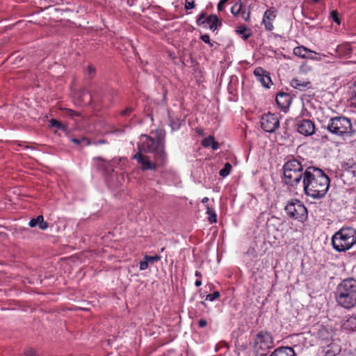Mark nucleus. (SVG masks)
Returning <instances> with one entry per match:
<instances>
[{
  "mask_svg": "<svg viewBox=\"0 0 356 356\" xmlns=\"http://www.w3.org/2000/svg\"><path fill=\"white\" fill-rule=\"evenodd\" d=\"M330 181V178L318 168L309 167L304 172L302 183L305 193L314 199L325 196Z\"/></svg>",
  "mask_w": 356,
  "mask_h": 356,
  "instance_id": "obj_1",
  "label": "nucleus"
},
{
  "mask_svg": "<svg viewBox=\"0 0 356 356\" xmlns=\"http://www.w3.org/2000/svg\"><path fill=\"white\" fill-rule=\"evenodd\" d=\"M336 300L346 309L353 307L356 305V280H343L337 288Z\"/></svg>",
  "mask_w": 356,
  "mask_h": 356,
  "instance_id": "obj_2",
  "label": "nucleus"
},
{
  "mask_svg": "<svg viewBox=\"0 0 356 356\" xmlns=\"http://www.w3.org/2000/svg\"><path fill=\"white\" fill-rule=\"evenodd\" d=\"M356 243V230L351 227H343L336 232L332 238V244L334 250L344 252Z\"/></svg>",
  "mask_w": 356,
  "mask_h": 356,
  "instance_id": "obj_3",
  "label": "nucleus"
},
{
  "mask_svg": "<svg viewBox=\"0 0 356 356\" xmlns=\"http://www.w3.org/2000/svg\"><path fill=\"white\" fill-rule=\"evenodd\" d=\"M164 140L158 136L156 138L147 136L146 140L139 147L138 150L145 153H153L154 160L163 165L166 159V154L165 152Z\"/></svg>",
  "mask_w": 356,
  "mask_h": 356,
  "instance_id": "obj_4",
  "label": "nucleus"
},
{
  "mask_svg": "<svg viewBox=\"0 0 356 356\" xmlns=\"http://www.w3.org/2000/svg\"><path fill=\"white\" fill-rule=\"evenodd\" d=\"M327 130L341 137H351L355 133L350 120L343 116L331 118L327 125Z\"/></svg>",
  "mask_w": 356,
  "mask_h": 356,
  "instance_id": "obj_5",
  "label": "nucleus"
},
{
  "mask_svg": "<svg viewBox=\"0 0 356 356\" xmlns=\"http://www.w3.org/2000/svg\"><path fill=\"white\" fill-rule=\"evenodd\" d=\"M283 175L286 184L291 186H296L304 177L301 163L296 159L289 161L284 165Z\"/></svg>",
  "mask_w": 356,
  "mask_h": 356,
  "instance_id": "obj_6",
  "label": "nucleus"
},
{
  "mask_svg": "<svg viewBox=\"0 0 356 356\" xmlns=\"http://www.w3.org/2000/svg\"><path fill=\"white\" fill-rule=\"evenodd\" d=\"M285 211L290 218L303 222L307 218L306 207L298 200H292L285 207Z\"/></svg>",
  "mask_w": 356,
  "mask_h": 356,
  "instance_id": "obj_7",
  "label": "nucleus"
},
{
  "mask_svg": "<svg viewBox=\"0 0 356 356\" xmlns=\"http://www.w3.org/2000/svg\"><path fill=\"white\" fill-rule=\"evenodd\" d=\"M143 152L139 151L135 154L132 159L136 160L138 163L140 165L142 171L155 170L158 166L161 165L159 163L152 161L149 156L143 154Z\"/></svg>",
  "mask_w": 356,
  "mask_h": 356,
  "instance_id": "obj_8",
  "label": "nucleus"
},
{
  "mask_svg": "<svg viewBox=\"0 0 356 356\" xmlns=\"http://www.w3.org/2000/svg\"><path fill=\"white\" fill-rule=\"evenodd\" d=\"M261 127L264 131L273 133L280 126V121L275 114L268 113L264 115L261 118Z\"/></svg>",
  "mask_w": 356,
  "mask_h": 356,
  "instance_id": "obj_9",
  "label": "nucleus"
},
{
  "mask_svg": "<svg viewBox=\"0 0 356 356\" xmlns=\"http://www.w3.org/2000/svg\"><path fill=\"white\" fill-rule=\"evenodd\" d=\"M273 343V339L270 333L267 332H260L257 334L254 345L256 348L260 349H269L272 348Z\"/></svg>",
  "mask_w": 356,
  "mask_h": 356,
  "instance_id": "obj_10",
  "label": "nucleus"
},
{
  "mask_svg": "<svg viewBox=\"0 0 356 356\" xmlns=\"http://www.w3.org/2000/svg\"><path fill=\"white\" fill-rule=\"evenodd\" d=\"M298 131L305 136H312L315 132V125L310 120H302L298 123Z\"/></svg>",
  "mask_w": 356,
  "mask_h": 356,
  "instance_id": "obj_11",
  "label": "nucleus"
},
{
  "mask_svg": "<svg viewBox=\"0 0 356 356\" xmlns=\"http://www.w3.org/2000/svg\"><path fill=\"white\" fill-rule=\"evenodd\" d=\"M254 74L257 77V80L262 84L265 88H269L270 85L272 84L271 79L269 74L261 67H257L254 70Z\"/></svg>",
  "mask_w": 356,
  "mask_h": 356,
  "instance_id": "obj_12",
  "label": "nucleus"
},
{
  "mask_svg": "<svg viewBox=\"0 0 356 356\" xmlns=\"http://www.w3.org/2000/svg\"><path fill=\"white\" fill-rule=\"evenodd\" d=\"M275 19V14L271 9L267 10L263 17V24L267 31H272L273 29V21Z\"/></svg>",
  "mask_w": 356,
  "mask_h": 356,
  "instance_id": "obj_13",
  "label": "nucleus"
},
{
  "mask_svg": "<svg viewBox=\"0 0 356 356\" xmlns=\"http://www.w3.org/2000/svg\"><path fill=\"white\" fill-rule=\"evenodd\" d=\"M76 101L81 106L89 105L92 101V95L88 90H81L77 94Z\"/></svg>",
  "mask_w": 356,
  "mask_h": 356,
  "instance_id": "obj_14",
  "label": "nucleus"
},
{
  "mask_svg": "<svg viewBox=\"0 0 356 356\" xmlns=\"http://www.w3.org/2000/svg\"><path fill=\"white\" fill-rule=\"evenodd\" d=\"M270 356H296V354L293 348L283 346L275 349Z\"/></svg>",
  "mask_w": 356,
  "mask_h": 356,
  "instance_id": "obj_15",
  "label": "nucleus"
},
{
  "mask_svg": "<svg viewBox=\"0 0 356 356\" xmlns=\"http://www.w3.org/2000/svg\"><path fill=\"white\" fill-rule=\"evenodd\" d=\"M309 54L317 55L318 53L313 51L304 46H298L293 49V54L302 58H307Z\"/></svg>",
  "mask_w": 356,
  "mask_h": 356,
  "instance_id": "obj_16",
  "label": "nucleus"
},
{
  "mask_svg": "<svg viewBox=\"0 0 356 356\" xmlns=\"http://www.w3.org/2000/svg\"><path fill=\"white\" fill-rule=\"evenodd\" d=\"M291 86L296 89L303 91L311 88V82L293 79L291 81Z\"/></svg>",
  "mask_w": 356,
  "mask_h": 356,
  "instance_id": "obj_17",
  "label": "nucleus"
},
{
  "mask_svg": "<svg viewBox=\"0 0 356 356\" xmlns=\"http://www.w3.org/2000/svg\"><path fill=\"white\" fill-rule=\"evenodd\" d=\"M204 22H206V24L209 25V29L213 31L222 25V22L216 15H211L208 16L205 19Z\"/></svg>",
  "mask_w": 356,
  "mask_h": 356,
  "instance_id": "obj_18",
  "label": "nucleus"
},
{
  "mask_svg": "<svg viewBox=\"0 0 356 356\" xmlns=\"http://www.w3.org/2000/svg\"><path fill=\"white\" fill-rule=\"evenodd\" d=\"M29 225L31 227L38 226L39 228L42 230H44L48 227V223L44 221L42 216H38L37 218L31 219L29 221Z\"/></svg>",
  "mask_w": 356,
  "mask_h": 356,
  "instance_id": "obj_19",
  "label": "nucleus"
},
{
  "mask_svg": "<svg viewBox=\"0 0 356 356\" xmlns=\"http://www.w3.org/2000/svg\"><path fill=\"white\" fill-rule=\"evenodd\" d=\"M336 51L339 53V57H343L350 55L353 49L349 44H343L337 47Z\"/></svg>",
  "mask_w": 356,
  "mask_h": 356,
  "instance_id": "obj_20",
  "label": "nucleus"
},
{
  "mask_svg": "<svg viewBox=\"0 0 356 356\" xmlns=\"http://www.w3.org/2000/svg\"><path fill=\"white\" fill-rule=\"evenodd\" d=\"M202 145L205 147L211 146L213 150H216L219 147L218 143L215 140L214 137L212 136H209L204 138L202 142Z\"/></svg>",
  "mask_w": 356,
  "mask_h": 356,
  "instance_id": "obj_21",
  "label": "nucleus"
},
{
  "mask_svg": "<svg viewBox=\"0 0 356 356\" xmlns=\"http://www.w3.org/2000/svg\"><path fill=\"white\" fill-rule=\"evenodd\" d=\"M343 327L347 330H356V316H350L343 323Z\"/></svg>",
  "mask_w": 356,
  "mask_h": 356,
  "instance_id": "obj_22",
  "label": "nucleus"
},
{
  "mask_svg": "<svg viewBox=\"0 0 356 356\" xmlns=\"http://www.w3.org/2000/svg\"><path fill=\"white\" fill-rule=\"evenodd\" d=\"M236 31L238 35H241L244 40L248 39L252 35L251 31L245 26H238Z\"/></svg>",
  "mask_w": 356,
  "mask_h": 356,
  "instance_id": "obj_23",
  "label": "nucleus"
},
{
  "mask_svg": "<svg viewBox=\"0 0 356 356\" xmlns=\"http://www.w3.org/2000/svg\"><path fill=\"white\" fill-rule=\"evenodd\" d=\"M70 140L73 143H74V144H76L77 145H81L83 144V145L88 146V145H90L91 144L90 140L88 138L84 137V136L81 137V138H72L70 139Z\"/></svg>",
  "mask_w": 356,
  "mask_h": 356,
  "instance_id": "obj_24",
  "label": "nucleus"
},
{
  "mask_svg": "<svg viewBox=\"0 0 356 356\" xmlns=\"http://www.w3.org/2000/svg\"><path fill=\"white\" fill-rule=\"evenodd\" d=\"M207 213L209 215V221L211 223L216 222L217 216L215 211L209 206H207Z\"/></svg>",
  "mask_w": 356,
  "mask_h": 356,
  "instance_id": "obj_25",
  "label": "nucleus"
},
{
  "mask_svg": "<svg viewBox=\"0 0 356 356\" xmlns=\"http://www.w3.org/2000/svg\"><path fill=\"white\" fill-rule=\"evenodd\" d=\"M231 169L232 165L229 163H226L224 168L220 170L219 174L221 177H225L229 174Z\"/></svg>",
  "mask_w": 356,
  "mask_h": 356,
  "instance_id": "obj_26",
  "label": "nucleus"
},
{
  "mask_svg": "<svg viewBox=\"0 0 356 356\" xmlns=\"http://www.w3.org/2000/svg\"><path fill=\"white\" fill-rule=\"evenodd\" d=\"M49 122L51 127H56L58 129H65V127L60 121H58L57 120L51 119L49 121Z\"/></svg>",
  "mask_w": 356,
  "mask_h": 356,
  "instance_id": "obj_27",
  "label": "nucleus"
},
{
  "mask_svg": "<svg viewBox=\"0 0 356 356\" xmlns=\"http://www.w3.org/2000/svg\"><path fill=\"white\" fill-rule=\"evenodd\" d=\"M241 8H242V3H236L234 6H233L232 7L231 12L234 15L236 16L241 13Z\"/></svg>",
  "mask_w": 356,
  "mask_h": 356,
  "instance_id": "obj_28",
  "label": "nucleus"
},
{
  "mask_svg": "<svg viewBox=\"0 0 356 356\" xmlns=\"http://www.w3.org/2000/svg\"><path fill=\"white\" fill-rule=\"evenodd\" d=\"M144 259L147 260L148 262L154 263L155 261H159L161 259V257L159 255H155L153 257L145 255Z\"/></svg>",
  "mask_w": 356,
  "mask_h": 356,
  "instance_id": "obj_29",
  "label": "nucleus"
},
{
  "mask_svg": "<svg viewBox=\"0 0 356 356\" xmlns=\"http://www.w3.org/2000/svg\"><path fill=\"white\" fill-rule=\"evenodd\" d=\"M330 17L332 18L334 22H335L338 24H340V19H339V13L337 10H332L330 13Z\"/></svg>",
  "mask_w": 356,
  "mask_h": 356,
  "instance_id": "obj_30",
  "label": "nucleus"
},
{
  "mask_svg": "<svg viewBox=\"0 0 356 356\" xmlns=\"http://www.w3.org/2000/svg\"><path fill=\"white\" fill-rule=\"evenodd\" d=\"M219 297H220V293L218 291H215L213 293L207 295L206 299L209 300L210 301H213Z\"/></svg>",
  "mask_w": 356,
  "mask_h": 356,
  "instance_id": "obj_31",
  "label": "nucleus"
},
{
  "mask_svg": "<svg viewBox=\"0 0 356 356\" xmlns=\"http://www.w3.org/2000/svg\"><path fill=\"white\" fill-rule=\"evenodd\" d=\"M326 55H319L318 54L317 55H312V54H309V57L307 58L311 60H321L323 58H325Z\"/></svg>",
  "mask_w": 356,
  "mask_h": 356,
  "instance_id": "obj_32",
  "label": "nucleus"
},
{
  "mask_svg": "<svg viewBox=\"0 0 356 356\" xmlns=\"http://www.w3.org/2000/svg\"><path fill=\"white\" fill-rule=\"evenodd\" d=\"M170 127L172 128V130L174 131V130H176L177 129L179 128L180 127V122L178 120H177L176 121H173L171 118L170 119Z\"/></svg>",
  "mask_w": 356,
  "mask_h": 356,
  "instance_id": "obj_33",
  "label": "nucleus"
},
{
  "mask_svg": "<svg viewBox=\"0 0 356 356\" xmlns=\"http://www.w3.org/2000/svg\"><path fill=\"white\" fill-rule=\"evenodd\" d=\"M24 354L26 356H38L36 350L33 349V348H26L24 350Z\"/></svg>",
  "mask_w": 356,
  "mask_h": 356,
  "instance_id": "obj_34",
  "label": "nucleus"
},
{
  "mask_svg": "<svg viewBox=\"0 0 356 356\" xmlns=\"http://www.w3.org/2000/svg\"><path fill=\"white\" fill-rule=\"evenodd\" d=\"M66 112H67V114L69 115L70 116H71L72 118L81 115L80 113L73 111L72 109L66 108Z\"/></svg>",
  "mask_w": 356,
  "mask_h": 356,
  "instance_id": "obj_35",
  "label": "nucleus"
},
{
  "mask_svg": "<svg viewBox=\"0 0 356 356\" xmlns=\"http://www.w3.org/2000/svg\"><path fill=\"white\" fill-rule=\"evenodd\" d=\"M200 38L204 42L209 44L211 47L213 46V44L210 42V38H209V35H207V34L202 35L200 36Z\"/></svg>",
  "mask_w": 356,
  "mask_h": 356,
  "instance_id": "obj_36",
  "label": "nucleus"
},
{
  "mask_svg": "<svg viewBox=\"0 0 356 356\" xmlns=\"http://www.w3.org/2000/svg\"><path fill=\"white\" fill-rule=\"evenodd\" d=\"M148 261L145 259L144 261H141L140 262V270H144L147 269L148 268Z\"/></svg>",
  "mask_w": 356,
  "mask_h": 356,
  "instance_id": "obj_37",
  "label": "nucleus"
},
{
  "mask_svg": "<svg viewBox=\"0 0 356 356\" xmlns=\"http://www.w3.org/2000/svg\"><path fill=\"white\" fill-rule=\"evenodd\" d=\"M87 71H88V75L90 76V77H92L95 74V70L93 66L92 65H88V69H87Z\"/></svg>",
  "mask_w": 356,
  "mask_h": 356,
  "instance_id": "obj_38",
  "label": "nucleus"
},
{
  "mask_svg": "<svg viewBox=\"0 0 356 356\" xmlns=\"http://www.w3.org/2000/svg\"><path fill=\"white\" fill-rule=\"evenodd\" d=\"M195 5L194 1L189 2L188 1H186V4H185V8L186 10L193 9V8H195Z\"/></svg>",
  "mask_w": 356,
  "mask_h": 356,
  "instance_id": "obj_39",
  "label": "nucleus"
},
{
  "mask_svg": "<svg viewBox=\"0 0 356 356\" xmlns=\"http://www.w3.org/2000/svg\"><path fill=\"white\" fill-rule=\"evenodd\" d=\"M250 12H248L246 13L245 11H242L241 12V15H242V17L245 20V21H248L250 18Z\"/></svg>",
  "mask_w": 356,
  "mask_h": 356,
  "instance_id": "obj_40",
  "label": "nucleus"
},
{
  "mask_svg": "<svg viewBox=\"0 0 356 356\" xmlns=\"http://www.w3.org/2000/svg\"><path fill=\"white\" fill-rule=\"evenodd\" d=\"M198 325L200 327H204L207 325V322L205 319H200L198 322Z\"/></svg>",
  "mask_w": 356,
  "mask_h": 356,
  "instance_id": "obj_41",
  "label": "nucleus"
},
{
  "mask_svg": "<svg viewBox=\"0 0 356 356\" xmlns=\"http://www.w3.org/2000/svg\"><path fill=\"white\" fill-rule=\"evenodd\" d=\"M131 111H132V109L131 108L128 107L122 111L121 115H127L131 112Z\"/></svg>",
  "mask_w": 356,
  "mask_h": 356,
  "instance_id": "obj_42",
  "label": "nucleus"
},
{
  "mask_svg": "<svg viewBox=\"0 0 356 356\" xmlns=\"http://www.w3.org/2000/svg\"><path fill=\"white\" fill-rule=\"evenodd\" d=\"M353 99H356V81L353 84Z\"/></svg>",
  "mask_w": 356,
  "mask_h": 356,
  "instance_id": "obj_43",
  "label": "nucleus"
},
{
  "mask_svg": "<svg viewBox=\"0 0 356 356\" xmlns=\"http://www.w3.org/2000/svg\"><path fill=\"white\" fill-rule=\"evenodd\" d=\"M205 19H202L201 18H197V24L198 26H201L206 24V22H204Z\"/></svg>",
  "mask_w": 356,
  "mask_h": 356,
  "instance_id": "obj_44",
  "label": "nucleus"
},
{
  "mask_svg": "<svg viewBox=\"0 0 356 356\" xmlns=\"http://www.w3.org/2000/svg\"><path fill=\"white\" fill-rule=\"evenodd\" d=\"M224 4H225L224 3H222V2L220 1V2H219V3H218V10L219 11L222 10V9H223V6H224Z\"/></svg>",
  "mask_w": 356,
  "mask_h": 356,
  "instance_id": "obj_45",
  "label": "nucleus"
},
{
  "mask_svg": "<svg viewBox=\"0 0 356 356\" xmlns=\"http://www.w3.org/2000/svg\"><path fill=\"white\" fill-rule=\"evenodd\" d=\"M105 142H106V141H105L104 140L101 139V140H97V141H95V143H94V144H95V145H98V144H104V143H105Z\"/></svg>",
  "mask_w": 356,
  "mask_h": 356,
  "instance_id": "obj_46",
  "label": "nucleus"
},
{
  "mask_svg": "<svg viewBox=\"0 0 356 356\" xmlns=\"http://www.w3.org/2000/svg\"><path fill=\"white\" fill-rule=\"evenodd\" d=\"M205 17H206V13H202L198 17V18H201L202 19H206Z\"/></svg>",
  "mask_w": 356,
  "mask_h": 356,
  "instance_id": "obj_47",
  "label": "nucleus"
},
{
  "mask_svg": "<svg viewBox=\"0 0 356 356\" xmlns=\"http://www.w3.org/2000/svg\"><path fill=\"white\" fill-rule=\"evenodd\" d=\"M196 286H200L202 284V282L200 280H197L195 283Z\"/></svg>",
  "mask_w": 356,
  "mask_h": 356,
  "instance_id": "obj_48",
  "label": "nucleus"
},
{
  "mask_svg": "<svg viewBox=\"0 0 356 356\" xmlns=\"http://www.w3.org/2000/svg\"><path fill=\"white\" fill-rule=\"evenodd\" d=\"M209 201V198L207 197H205L202 199V202L203 203H207Z\"/></svg>",
  "mask_w": 356,
  "mask_h": 356,
  "instance_id": "obj_49",
  "label": "nucleus"
},
{
  "mask_svg": "<svg viewBox=\"0 0 356 356\" xmlns=\"http://www.w3.org/2000/svg\"><path fill=\"white\" fill-rule=\"evenodd\" d=\"M195 276L200 277L202 276V275H201V273L199 271H196L195 272Z\"/></svg>",
  "mask_w": 356,
  "mask_h": 356,
  "instance_id": "obj_50",
  "label": "nucleus"
},
{
  "mask_svg": "<svg viewBox=\"0 0 356 356\" xmlns=\"http://www.w3.org/2000/svg\"><path fill=\"white\" fill-rule=\"evenodd\" d=\"M276 102H277V103L278 104H280V101H279V97H276Z\"/></svg>",
  "mask_w": 356,
  "mask_h": 356,
  "instance_id": "obj_51",
  "label": "nucleus"
},
{
  "mask_svg": "<svg viewBox=\"0 0 356 356\" xmlns=\"http://www.w3.org/2000/svg\"><path fill=\"white\" fill-rule=\"evenodd\" d=\"M228 1H229V0H220V1H221L222 3H226V2H227Z\"/></svg>",
  "mask_w": 356,
  "mask_h": 356,
  "instance_id": "obj_52",
  "label": "nucleus"
},
{
  "mask_svg": "<svg viewBox=\"0 0 356 356\" xmlns=\"http://www.w3.org/2000/svg\"><path fill=\"white\" fill-rule=\"evenodd\" d=\"M312 1H314V2H316V3L319 1V0H312Z\"/></svg>",
  "mask_w": 356,
  "mask_h": 356,
  "instance_id": "obj_53",
  "label": "nucleus"
},
{
  "mask_svg": "<svg viewBox=\"0 0 356 356\" xmlns=\"http://www.w3.org/2000/svg\"><path fill=\"white\" fill-rule=\"evenodd\" d=\"M165 248H161V252H164Z\"/></svg>",
  "mask_w": 356,
  "mask_h": 356,
  "instance_id": "obj_54",
  "label": "nucleus"
},
{
  "mask_svg": "<svg viewBox=\"0 0 356 356\" xmlns=\"http://www.w3.org/2000/svg\"><path fill=\"white\" fill-rule=\"evenodd\" d=\"M283 96H284L283 95H280V97H283Z\"/></svg>",
  "mask_w": 356,
  "mask_h": 356,
  "instance_id": "obj_55",
  "label": "nucleus"
},
{
  "mask_svg": "<svg viewBox=\"0 0 356 356\" xmlns=\"http://www.w3.org/2000/svg\"><path fill=\"white\" fill-rule=\"evenodd\" d=\"M256 348H257V351H259V348H258V346Z\"/></svg>",
  "mask_w": 356,
  "mask_h": 356,
  "instance_id": "obj_56",
  "label": "nucleus"
},
{
  "mask_svg": "<svg viewBox=\"0 0 356 356\" xmlns=\"http://www.w3.org/2000/svg\"><path fill=\"white\" fill-rule=\"evenodd\" d=\"M262 356H266V354H261Z\"/></svg>",
  "mask_w": 356,
  "mask_h": 356,
  "instance_id": "obj_57",
  "label": "nucleus"
}]
</instances>
